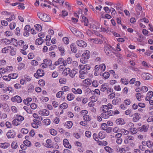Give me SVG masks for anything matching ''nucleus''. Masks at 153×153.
Wrapping results in <instances>:
<instances>
[{
	"label": "nucleus",
	"instance_id": "1",
	"mask_svg": "<svg viewBox=\"0 0 153 153\" xmlns=\"http://www.w3.org/2000/svg\"><path fill=\"white\" fill-rule=\"evenodd\" d=\"M37 16L40 19L44 22H50L51 21V18L49 16L44 13L38 12Z\"/></svg>",
	"mask_w": 153,
	"mask_h": 153
},
{
	"label": "nucleus",
	"instance_id": "2",
	"mask_svg": "<svg viewBox=\"0 0 153 153\" xmlns=\"http://www.w3.org/2000/svg\"><path fill=\"white\" fill-rule=\"evenodd\" d=\"M24 120V117L20 115H16V118L12 121V124L15 126L19 125Z\"/></svg>",
	"mask_w": 153,
	"mask_h": 153
},
{
	"label": "nucleus",
	"instance_id": "3",
	"mask_svg": "<svg viewBox=\"0 0 153 153\" xmlns=\"http://www.w3.org/2000/svg\"><path fill=\"white\" fill-rule=\"evenodd\" d=\"M104 50L106 54L111 57H112V56L114 54L113 51V47L110 45H108L105 46L104 48Z\"/></svg>",
	"mask_w": 153,
	"mask_h": 153
},
{
	"label": "nucleus",
	"instance_id": "4",
	"mask_svg": "<svg viewBox=\"0 0 153 153\" xmlns=\"http://www.w3.org/2000/svg\"><path fill=\"white\" fill-rule=\"evenodd\" d=\"M90 65L88 64H86L84 65H79L78 67L79 70L81 71H84L86 72V74L88 73V71L90 70L91 68Z\"/></svg>",
	"mask_w": 153,
	"mask_h": 153
},
{
	"label": "nucleus",
	"instance_id": "5",
	"mask_svg": "<svg viewBox=\"0 0 153 153\" xmlns=\"http://www.w3.org/2000/svg\"><path fill=\"white\" fill-rule=\"evenodd\" d=\"M41 122L37 119H34L33 122L31 123L32 127L34 128H37L40 125Z\"/></svg>",
	"mask_w": 153,
	"mask_h": 153
},
{
	"label": "nucleus",
	"instance_id": "6",
	"mask_svg": "<svg viewBox=\"0 0 153 153\" xmlns=\"http://www.w3.org/2000/svg\"><path fill=\"white\" fill-rule=\"evenodd\" d=\"M11 101L14 102H16L17 103H20L22 101L21 97L18 95L15 96L14 97H12L11 98Z\"/></svg>",
	"mask_w": 153,
	"mask_h": 153
},
{
	"label": "nucleus",
	"instance_id": "7",
	"mask_svg": "<svg viewBox=\"0 0 153 153\" xmlns=\"http://www.w3.org/2000/svg\"><path fill=\"white\" fill-rule=\"evenodd\" d=\"M44 75V71L39 69L37 71L36 73L34 74V76L37 79L39 78V77L43 76Z\"/></svg>",
	"mask_w": 153,
	"mask_h": 153
},
{
	"label": "nucleus",
	"instance_id": "8",
	"mask_svg": "<svg viewBox=\"0 0 153 153\" xmlns=\"http://www.w3.org/2000/svg\"><path fill=\"white\" fill-rule=\"evenodd\" d=\"M62 64L64 66L66 65V62H65L64 59L63 58H60L55 62L54 65L56 66H58Z\"/></svg>",
	"mask_w": 153,
	"mask_h": 153
},
{
	"label": "nucleus",
	"instance_id": "9",
	"mask_svg": "<svg viewBox=\"0 0 153 153\" xmlns=\"http://www.w3.org/2000/svg\"><path fill=\"white\" fill-rule=\"evenodd\" d=\"M77 45L81 47L85 48L87 46V44L84 41L82 40H79L76 41Z\"/></svg>",
	"mask_w": 153,
	"mask_h": 153
},
{
	"label": "nucleus",
	"instance_id": "10",
	"mask_svg": "<svg viewBox=\"0 0 153 153\" xmlns=\"http://www.w3.org/2000/svg\"><path fill=\"white\" fill-rule=\"evenodd\" d=\"M39 113L42 116H48L50 114L49 111L46 109H42L39 111Z\"/></svg>",
	"mask_w": 153,
	"mask_h": 153
},
{
	"label": "nucleus",
	"instance_id": "11",
	"mask_svg": "<svg viewBox=\"0 0 153 153\" xmlns=\"http://www.w3.org/2000/svg\"><path fill=\"white\" fill-rule=\"evenodd\" d=\"M15 133L12 130H9L6 134L8 138H13L15 136Z\"/></svg>",
	"mask_w": 153,
	"mask_h": 153
},
{
	"label": "nucleus",
	"instance_id": "12",
	"mask_svg": "<svg viewBox=\"0 0 153 153\" xmlns=\"http://www.w3.org/2000/svg\"><path fill=\"white\" fill-rule=\"evenodd\" d=\"M82 82L84 85L88 87L91 85L92 80L89 78H87L83 80Z\"/></svg>",
	"mask_w": 153,
	"mask_h": 153
},
{
	"label": "nucleus",
	"instance_id": "13",
	"mask_svg": "<svg viewBox=\"0 0 153 153\" xmlns=\"http://www.w3.org/2000/svg\"><path fill=\"white\" fill-rule=\"evenodd\" d=\"M140 114L138 113H136L134 114V117L132 118V120L134 122H137L139 121L141 117L140 116Z\"/></svg>",
	"mask_w": 153,
	"mask_h": 153
},
{
	"label": "nucleus",
	"instance_id": "14",
	"mask_svg": "<svg viewBox=\"0 0 153 153\" xmlns=\"http://www.w3.org/2000/svg\"><path fill=\"white\" fill-rule=\"evenodd\" d=\"M153 96V92L151 91H149L146 94V96L145 98V100L146 101L150 100Z\"/></svg>",
	"mask_w": 153,
	"mask_h": 153
},
{
	"label": "nucleus",
	"instance_id": "15",
	"mask_svg": "<svg viewBox=\"0 0 153 153\" xmlns=\"http://www.w3.org/2000/svg\"><path fill=\"white\" fill-rule=\"evenodd\" d=\"M0 42L1 44L6 45H7L10 44V39L7 38L2 39H1Z\"/></svg>",
	"mask_w": 153,
	"mask_h": 153
},
{
	"label": "nucleus",
	"instance_id": "16",
	"mask_svg": "<svg viewBox=\"0 0 153 153\" xmlns=\"http://www.w3.org/2000/svg\"><path fill=\"white\" fill-rule=\"evenodd\" d=\"M10 143L8 142L0 143V147L3 149H7L10 147Z\"/></svg>",
	"mask_w": 153,
	"mask_h": 153
},
{
	"label": "nucleus",
	"instance_id": "17",
	"mask_svg": "<svg viewBox=\"0 0 153 153\" xmlns=\"http://www.w3.org/2000/svg\"><path fill=\"white\" fill-rule=\"evenodd\" d=\"M58 49L60 53V55L63 56L65 55V50L62 45H59L58 46Z\"/></svg>",
	"mask_w": 153,
	"mask_h": 153
},
{
	"label": "nucleus",
	"instance_id": "18",
	"mask_svg": "<svg viewBox=\"0 0 153 153\" xmlns=\"http://www.w3.org/2000/svg\"><path fill=\"white\" fill-rule=\"evenodd\" d=\"M46 147L49 148H51L53 147L52 141L51 139H47L46 140V143L45 144Z\"/></svg>",
	"mask_w": 153,
	"mask_h": 153
},
{
	"label": "nucleus",
	"instance_id": "19",
	"mask_svg": "<svg viewBox=\"0 0 153 153\" xmlns=\"http://www.w3.org/2000/svg\"><path fill=\"white\" fill-rule=\"evenodd\" d=\"M63 145L65 147L71 149V146L69 143L68 141L66 139H64L63 140Z\"/></svg>",
	"mask_w": 153,
	"mask_h": 153
},
{
	"label": "nucleus",
	"instance_id": "20",
	"mask_svg": "<svg viewBox=\"0 0 153 153\" xmlns=\"http://www.w3.org/2000/svg\"><path fill=\"white\" fill-rule=\"evenodd\" d=\"M72 91L74 94H81L82 93V90L79 88H77L76 89L75 88H72L71 89Z\"/></svg>",
	"mask_w": 153,
	"mask_h": 153
},
{
	"label": "nucleus",
	"instance_id": "21",
	"mask_svg": "<svg viewBox=\"0 0 153 153\" xmlns=\"http://www.w3.org/2000/svg\"><path fill=\"white\" fill-rule=\"evenodd\" d=\"M79 77L82 79H85L86 77V75L87 74H86V72L84 71H81L79 70Z\"/></svg>",
	"mask_w": 153,
	"mask_h": 153
},
{
	"label": "nucleus",
	"instance_id": "22",
	"mask_svg": "<svg viewBox=\"0 0 153 153\" xmlns=\"http://www.w3.org/2000/svg\"><path fill=\"white\" fill-rule=\"evenodd\" d=\"M142 77L144 79H149L151 76L149 73H144L142 74Z\"/></svg>",
	"mask_w": 153,
	"mask_h": 153
},
{
	"label": "nucleus",
	"instance_id": "23",
	"mask_svg": "<svg viewBox=\"0 0 153 153\" xmlns=\"http://www.w3.org/2000/svg\"><path fill=\"white\" fill-rule=\"evenodd\" d=\"M73 125L72 122L71 121H69L65 122L64 124V126L66 128L70 129L72 127Z\"/></svg>",
	"mask_w": 153,
	"mask_h": 153
},
{
	"label": "nucleus",
	"instance_id": "24",
	"mask_svg": "<svg viewBox=\"0 0 153 153\" xmlns=\"http://www.w3.org/2000/svg\"><path fill=\"white\" fill-rule=\"evenodd\" d=\"M10 44H11L14 46L17 47V41L18 40L13 38L10 39Z\"/></svg>",
	"mask_w": 153,
	"mask_h": 153
},
{
	"label": "nucleus",
	"instance_id": "25",
	"mask_svg": "<svg viewBox=\"0 0 153 153\" xmlns=\"http://www.w3.org/2000/svg\"><path fill=\"white\" fill-rule=\"evenodd\" d=\"M148 128L149 126H148L143 125L139 128V130L140 131L146 132L148 131Z\"/></svg>",
	"mask_w": 153,
	"mask_h": 153
},
{
	"label": "nucleus",
	"instance_id": "26",
	"mask_svg": "<svg viewBox=\"0 0 153 153\" xmlns=\"http://www.w3.org/2000/svg\"><path fill=\"white\" fill-rule=\"evenodd\" d=\"M75 35L77 37L81 39H83L84 37V35L79 30H77Z\"/></svg>",
	"mask_w": 153,
	"mask_h": 153
},
{
	"label": "nucleus",
	"instance_id": "27",
	"mask_svg": "<svg viewBox=\"0 0 153 153\" xmlns=\"http://www.w3.org/2000/svg\"><path fill=\"white\" fill-rule=\"evenodd\" d=\"M82 56L89 58L90 56V52L87 50L84 51V53L82 55Z\"/></svg>",
	"mask_w": 153,
	"mask_h": 153
},
{
	"label": "nucleus",
	"instance_id": "28",
	"mask_svg": "<svg viewBox=\"0 0 153 153\" xmlns=\"http://www.w3.org/2000/svg\"><path fill=\"white\" fill-rule=\"evenodd\" d=\"M11 48V46H7L3 48L1 50V52L4 53H8Z\"/></svg>",
	"mask_w": 153,
	"mask_h": 153
},
{
	"label": "nucleus",
	"instance_id": "29",
	"mask_svg": "<svg viewBox=\"0 0 153 153\" xmlns=\"http://www.w3.org/2000/svg\"><path fill=\"white\" fill-rule=\"evenodd\" d=\"M45 65H46L48 67L52 65V61L50 59H45L43 61Z\"/></svg>",
	"mask_w": 153,
	"mask_h": 153
},
{
	"label": "nucleus",
	"instance_id": "30",
	"mask_svg": "<svg viewBox=\"0 0 153 153\" xmlns=\"http://www.w3.org/2000/svg\"><path fill=\"white\" fill-rule=\"evenodd\" d=\"M108 85L107 83H104L101 85L100 90L101 91L104 92L106 91L108 88Z\"/></svg>",
	"mask_w": 153,
	"mask_h": 153
},
{
	"label": "nucleus",
	"instance_id": "31",
	"mask_svg": "<svg viewBox=\"0 0 153 153\" xmlns=\"http://www.w3.org/2000/svg\"><path fill=\"white\" fill-rule=\"evenodd\" d=\"M106 136L105 133L104 131H100L99 133L98 137L100 139H104Z\"/></svg>",
	"mask_w": 153,
	"mask_h": 153
},
{
	"label": "nucleus",
	"instance_id": "32",
	"mask_svg": "<svg viewBox=\"0 0 153 153\" xmlns=\"http://www.w3.org/2000/svg\"><path fill=\"white\" fill-rule=\"evenodd\" d=\"M10 54L11 56H14L16 53V49L12 46L10 49Z\"/></svg>",
	"mask_w": 153,
	"mask_h": 153
},
{
	"label": "nucleus",
	"instance_id": "33",
	"mask_svg": "<svg viewBox=\"0 0 153 153\" xmlns=\"http://www.w3.org/2000/svg\"><path fill=\"white\" fill-rule=\"evenodd\" d=\"M116 123L117 125H123L124 124V120L121 118L117 119L116 120Z\"/></svg>",
	"mask_w": 153,
	"mask_h": 153
},
{
	"label": "nucleus",
	"instance_id": "34",
	"mask_svg": "<svg viewBox=\"0 0 153 153\" xmlns=\"http://www.w3.org/2000/svg\"><path fill=\"white\" fill-rule=\"evenodd\" d=\"M120 82L123 84L127 85L128 84V79L125 77H123L121 79Z\"/></svg>",
	"mask_w": 153,
	"mask_h": 153
},
{
	"label": "nucleus",
	"instance_id": "35",
	"mask_svg": "<svg viewBox=\"0 0 153 153\" xmlns=\"http://www.w3.org/2000/svg\"><path fill=\"white\" fill-rule=\"evenodd\" d=\"M74 97L75 96L73 94L70 93L68 94L67 98L68 100L70 101L74 100Z\"/></svg>",
	"mask_w": 153,
	"mask_h": 153
},
{
	"label": "nucleus",
	"instance_id": "36",
	"mask_svg": "<svg viewBox=\"0 0 153 153\" xmlns=\"http://www.w3.org/2000/svg\"><path fill=\"white\" fill-rule=\"evenodd\" d=\"M68 107V104L66 102H63L60 105V106L59 107V108L61 109H63L67 108Z\"/></svg>",
	"mask_w": 153,
	"mask_h": 153
},
{
	"label": "nucleus",
	"instance_id": "37",
	"mask_svg": "<svg viewBox=\"0 0 153 153\" xmlns=\"http://www.w3.org/2000/svg\"><path fill=\"white\" fill-rule=\"evenodd\" d=\"M82 22H84V25L85 26H87L88 24V19L85 16H82Z\"/></svg>",
	"mask_w": 153,
	"mask_h": 153
},
{
	"label": "nucleus",
	"instance_id": "38",
	"mask_svg": "<svg viewBox=\"0 0 153 153\" xmlns=\"http://www.w3.org/2000/svg\"><path fill=\"white\" fill-rule=\"evenodd\" d=\"M77 73V71L75 69H73L70 72L69 76L71 77H74Z\"/></svg>",
	"mask_w": 153,
	"mask_h": 153
},
{
	"label": "nucleus",
	"instance_id": "39",
	"mask_svg": "<svg viewBox=\"0 0 153 153\" xmlns=\"http://www.w3.org/2000/svg\"><path fill=\"white\" fill-rule=\"evenodd\" d=\"M116 151L120 153H126V151L124 148L122 147L120 148L119 147L117 148Z\"/></svg>",
	"mask_w": 153,
	"mask_h": 153
},
{
	"label": "nucleus",
	"instance_id": "40",
	"mask_svg": "<svg viewBox=\"0 0 153 153\" xmlns=\"http://www.w3.org/2000/svg\"><path fill=\"white\" fill-rule=\"evenodd\" d=\"M50 134L53 136H56L57 133V131L53 128H51L49 130Z\"/></svg>",
	"mask_w": 153,
	"mask_h": 153
},
{
	"label": "nucleus",
	"instance_id": "41",
	"mask_svg": "<svg viewBox=\"0 0 153 153\" xmlns=\"http://www.w3.org/2000/svg\"><path fill=\"white\" fill-rule=\"evenodd\" d=\"M42 123L44 125L48 126L51 123V121L49 119H46L43 120Z\"/></svg>",
	"mask_w": 153,
	"mask_h": 153
},
{
	"label": "nucleus",
	"instance_id": "42",
	"mask_svg": "<svg viewBox=\"0 0 153 153\" xmlns=\"http://www.w3.org/2000/svg\"><path fill=\"white\" fill-rule=\"evenodd\" d=\"M135 97L137 100L139 101L142 100V99L143 98L140 93H138L136 94Z\"/></svg>",
	"mask_w": 153,
	"mask_h": 153
},
{
	"label": "nucleus",
	"instance_id": "43",
	"mask_svg": "<svg viewBox=\"0 0 153 153\" xmlns=\"http://www.w3.org/2000/svg\"><path fill=\"white\" fill-rule=\"evenodd\" d=\"M9 77L11 79H15L18 76V74L16 73L11 74H9Z\"/></svg>",
	"mask_w": 153,
	"mask_h": 153
},
{
	"label": "nucleus",
	"instance_id": "44",
	"mask_svg": "<svg viewBox=\"0 0 153 153\" xmlns=\"http://www.w3.org/2000/svg\"><path fill=\"white\" fill-rule=\"evenodd\" d=\"M32 101V99L30 97L27 98L26 99L23 100L24 103L27 105H29L30 104V102Z\"/></svg>",
	"mask_w": 153,
	"mask_h": 153
},
{
	"label": "nucleus",
	"instance_id": "45",
	"mask_svg": "<svg viewBox=\"0 0 153 153\" xmlns=\"http://www.w3.org/2000/svg\"><path fill=\"white\" fill-rule=\"evenodd\" d=\"M83 119L86 121H89L91 120V117L88 115H86L85 116H83L82 117Z\"/></svg>",
	"mask_w": 153,
	"mask_h": 153
},
{
	"label": "nucleus",
	"instance_id": "46",
	"mask_svg": "<svg viewBox=\"0 0 153 153\" xmlns=\"http://www.w3.org/2000/svg\"><path fill=\"white\" fill-rule=\"evenodd\" d=\"M101 117L104 119H107L109 118L107 112H103L100 114Z\"/></svg>",
	"mask_w": 153,
	"mask_h": 153
},
{
	"label": "nucleus",
	"instance_id": "47",
	"mask_svg": "<svg viewBox=\"0 0 153 153\" xmlns=\"http://www.w3.org/2000/svg\"><path fill=\"white\" fill-rule=\"evenodd\" d=\"M11 147L13 149H16L18 147V144L16 141H14L11 144Z\"/></svg>",
	"mask_w": 153,
	"mask_h": 153
},
{
	"label": "nucleus",
	"instance_id": "48",
	"mask_svg": "<svg viewBox=\"0 0 153 153\" xmlns=\"http://www.w3.org/2000/svg\"><path fill=\"white\" fill-rule=\"evenodd\" d=\"M89 58H88L82 56L80 59V62L83 64L86 63L88 61V59Z\"/></svg>",
	"mask_w": 153,
	"mask_h": 153
},
{
	"label": "nucleus",
	"instance_id": "49",
	"mask_svg": "<svg viewBox=\"0 0 153 153\" xmlns=\"http://www.w3.org/2000/svg\"><path fill=\"white\" fill-rule=\"evenodd\" d=\"M104 149L106 152L109 153H112L113 152V149L108 146H106L105 147Z\"/></svg>",
	"mask_w": 153,
	"mask_h": 153
},
{
	"label": "nucleus",
	"instance_id": "50",
	"mask_svg": "<svg viewBox=\"0 0 153 153\" xmlns=\"http://www.w3.org/2000/svg\"><path fill=\"white\" fill-rule=\"evenodd\" d=\"M72 62L73 61L71 58L70 57L68 58L66 61H65V62H66V66H67L68 64V65H71Z\"/></svg>",
	"mask_w": 153,
	"mask_h": 153
},
{
	"label": "nucleus",
	"instance_id": "51",
	"mask_svg": "<svg viewBox=\"0 0 153 153\" xmlns=\"http://www.w3.org/2000/svg\"><path fill=\"white\" fill-rule=\"evenodd\" d=\"M101 109L102 110L103 112H107L108 110V109L106 106V105H103L101 107Z\"/></svg>",
	"mask_w": 153,
	"mask_h": 153
},
{
	"label": "nucleus",
	"instance_id": "52",
	"mask_svg": "<svg viewBox=\"0 0 153 153\" xmlns=\"http://www.w3.org/2000/svg\"><path fill=\"white\" fill-rule=\"evenodd\" d=\"M43 42V40L41 38H38L36 41L35 43L36 45H41Z\"/></svg>",
	"mask_w": 153,
	"mask_h": 153
},
{
	"label": "nucleus",
	"instance_id": "53",
	"mask_svg": "<svg viewBox=\"0 0 153 153\" xmlns=\"http://www.w3.org/2000/svg\"><path fill=\"white\" fill-rule=\"evenodd\" d=\"M130 132L132 134H135L137 132V130L135 128L133 127L129 129Z\"/></svg>",
	"mask_w": 153,
	"mask_h": 153
},
{
	"label": "nucleus",
	"instance_id": "54",
	"mask_svg": "<svg viewBox=\"0 0 153 153\" xmlns=\"http://www.w3.org/2000/svg\"><path fill=\"white\" fill-rule=\"evenodd\" d=\"M88 40L91 42L94 43H97L99 42V39L96 38L89 39H88Z\"/></svg>",
	"mask_w": 153,
	"mask_h": 153
},
{
	"label": "nucleus",
	"instance_id": "55",
	"mask_svg": "<svg viewBox=\"0 0 153 153\" xmlns=\"http://www.w3.org/2000/svg\"><path fill=\"white\" fill-rule=\"evenodd\" d=\"M62 40L63 43L66 45H68L69 43V40L67 37H64L62 38Z\"/></svg>",
	"mask_w": 153,
	"mask_h": 153
},
{
	"label": "nucleus",
	"instance_id": "56",
	"mask_svg": "<svg viewBox=\"0 0 153 153\" xmlns=\"http://www.w3.org/2000/svg\"><path fill=\"white\" fill-rule=\"evenodd\" d=\"M71 51L74 53H76L77 51L76 48L74 46V45L73 43H72L71 44Z\"/></svg>",
	"mask_w": 153,
	"mask_h": 153
},
{
	"label": "nucleus",
	"instance_id": "57",
	"mask_svg": "<svg viewBox=\"0 0 153 153\" xmlns=\"http://www.w3.org/2000/svg\"><path fill=\"white\" fill-rule=\"evenodd\" d=\"M100 71L101 72V71H104L106 68V66L105 64H102L100 65Z\"/></svg>",
	"mask_w": 153,
	"mask_h": 153
},
{
	"label": "nucleus",
	"instance_id": "58",
	"mask_svg": "<svg viewBox=\"0 0 153 153\" xmlns=\"http://www.w3.org/2000/svg\"><path fill=\"white\" fill-rule=\"evenodd\" d=\"M33 116L34 118L40 120L41 121L43 120L42 117L41 116H39L38 114L36 113H34Z\"/></svg>",
	"mask_w": 153,
	"mask_h": 153
},
{
	"label": "nucleus",
	"instance_id": "59",
	"mask_svg": "<svg viewBox=\"0 0 153 153\" xmlns=\"http://www.w3.org/2000/svg\"><path fill=\"white\" fill-rule=\"evenodd\" d=\"M91 102H94L97 100V98L96 96L94 95L91 97L90 98Z\"/></svg>",
	"mask_w": 153,
	"mask_h": 153
},
{
	"label": "nucleus",
	"instance_id": "60",
	"mask_svg": "<svg viewBox=\"0 0 153 153\" xmlns=\"http://www.w3.org/2000/svg\"><path fill=\"white\" fill-rule=\"evenodd\" d=\"M62 91L63 92H66L69 91L70 88L69 87L67 86H65L62 87L61 88Z\"/></svg>",
	"mask_w": 153,
	"mask_h": 153
},
{
	"label": "nucleus",
	"instance_id": "61",
	"mask_svg": "<svg viewBox=\"0 0 153 153\" xmlns=\"http://www.w3.org/2000/svg\"><path fill=\"white\" fill-rule=\"evenodd\" d=\"M148 90V88L146 86H143L140 87V91L141 92H146Z\"/></svg>",
	"mask_w": 153,
	"mask_h": 153
},
{
	"label": "nucleus",
	"instance_id": "62",
	"mask_svg": "<svg viewBox=\"0 0 153 153\" xmlns=\"http://www.w3.org/2000/svg\"><path fill=\"white\" fill-rule=\"evenodd\" d=\"M146 145L149 148H151L152 147V142L150 140H147L146 142Z\"/></svg>",
	"mask_w": 153,
	"mask_h": 153
},
{
	"label": "nucleus",
	"instance_id": "63",
	"mask_svg": "<svg viewBox=\"0 0 153 153\" xmlns=\"http://www.w3.org/2000/svg\"><path fill=\"white\" fill-rule=\"evenodd\" d=\"M23 143L27 147H30L31 145V142L28 140L24 141L23 142Z\"/></svg>",
	"mask_w": 153,
	"mask_h": 153
},
{
	"label": "nucleus",
	"instance_id": "64",
	"mask_svg": "<svg viewBox=\"0 0 153 153\" xmlns=\"http://www.w3.org/2000/svg\"><path fill=\"white\" fill-rule=\"evenodd\" d=\"M25 44V42L22 40H18L17 41V46H18L20 47L22 46Z\"/></svg>",
	"mask_w": 153,
	"mask_h": 153
}]
</instances>
